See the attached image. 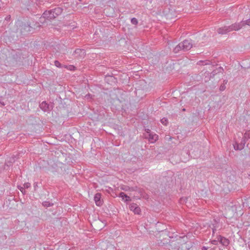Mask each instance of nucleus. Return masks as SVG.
Instances as JSON below:
<instances>
[{"mask_svg":"<svg viewBox=\"0 0 250 250\" xmlns=\"http://www.w3.org/2000/svg\"><path fill=\"white\" fill-rule=\"evenodd\" d=\"M62 11L63 9L59 7H55L48 11H45L40 18V21L42 22V19H48L49 20L54 19L61 15Z\"/></svg>","mask_w":250,"mask_h":250,"instance_id":"1","label":"nucleus"},{"mask_svg":"<svg viewBox=\"0 0 250 250\" xmlns=\"http://www.w3.org/2000/svg\"><path fill=\"white\" fill-rule=\"evenodd\" d=\"M39 106L40 108L44 112H49L53 108L52 105L48 104L45 101H43Z\"/></svg>","mask_w":250,"mask_h":250,"instance_id":"2","label":"nucleus"},{"mask_svg":"<svg viewBox=\"0 0 250 250\" xmlns=\"http://www.w3.org/2000/svg\"><path fill=\"white\" fill-rule=\"evenodd\" d=\"M181 42V45H182L183 51H188L192 47V44L190 40H185Z\"/></svg>","mask_w":250,"mask_h":250,"instance_id":"3","label":"nucleus"},{"mask_svg":"<svg viewBox=\"0 0 250 250\" xmlns=\"http://www.w3.org/2000/svg\"><path fill=\"white\" fill-rule=\"evenodd\" d=\"M73 55L75 58H82L85 55V51L83 49L77 48L74 51Z\"/></svg>","mask_w":250,"mask_h":250,"instance_id":"4","label":"nucleus"},{"mask_svg":"<svg viewBox=\"0 0 250 250\" xmlns=\"http://www.w3.org/2000/svg\"><path fill=\"white\" fill-rule=\"evenodd\" d=\"M243 22H242V21H241L240 22L235 23L234 24H231V25L229 26V31H232L239 30L243 27Z\"/></svg>","mask_w":250,"mask_h":250,"instance_id":"5","label":"nucleus"},{"mask_svg":"<svg viewBox=\"0 0 250 250\" xmlns=\"http://www.w3.org/2000/svg\"><path fill=\"white\" fill-rule=\"evenodd\" d=\"M129 209L133 211L135 214H140L141 213L140 208L135 203H131L129 205Z\"/></svg>","mask_w":250,"mask_h":250,"instance_id":"6","label":"nucleus"},{"mask_svg":"<svg viewBox=\"0 0 250 250\" xmlns=\"http://www.w3.org/2000/svg\"><path fill=\"white\" fill-rule=\"evenodd\" d=\"M96 205L97 206H101L103 205V201L101 199V194L97 193L94 198Z\"/></svg>","mask_w":250,"mask_h":250,"instance_id":"7","label":"nucleus"},{"mask_svg":"<svg viewBox=\"0 0 250 250\" xmlns=\"http://www.w3.org/2000/svg\"><path fill=\"white\" fill-rule=\"evenodd\" d=\"M217 32L218 34L223 35L230 32L228 26H224L217 29Z\"/></svg>","mask_w":250,"mask_h":250,"instance_id":"8","label":"nucleus"},{"mask_svg":"<svg viewBox=\"0 0 250 250\" xmlns=\"http://www.w3.org/2000/svg\"><path fill=\"white\" fill-rule=\"evenodd\" d=\"M219 242L223 246H227L229 244V240L222 236H220L218 238Z\"/></svg>","mask_w":250,"mask_h":250,"instance_id":"9","label":"nucleus"},{"mask_svg":"<svg viewBox=\"0 0 250 250\" xmlns=\"http://www.w3.org/2000/svg\"><path fill=\"white\" fill-rule=\"evenodd\" d=\"M148 136V140L151 143L155 142L158 139V136L156 134H152L151 133H149Z\"/></svg>","mask_w":250,"mask_h":250,"instance_id":"10","label":"nucleus"},{"mask_svg":"<svg viewBox=\"0 0 250 250\" xmlns=\"http://www.w3.org/2000/svg\"><path fill=\"white\" fill-rule=\"evenodd\" d=\"M181 51H183V47L182 45H181V42L179 43L176 46L174 47L173 51L175 53H179Z\"/></svg>","mask_w":250,"mask_h":250,"instance_id":"11","label":"nucleus"},{"mask_svg":"<svg viewBox=\"0 0 250 250\" xmlns=\"http://www.w3.org/2000/svg\"><path fill=\"white\" fill-rule=\"evenodd\" d=\"M31 27L30 26V25L28 23L24 24V25H22L21 30L22 32H24L23 30L27 32H30L31 31Z\"/></svg>","mask_w":250,"mask_h":250,"instance_id":"12","label":"nucleus"},{"mask_svg":"<svg viewBox=\"0 0 250 250\" xmlns=\"http://www.w3.org/2000/svg\"><path fill=\"white\" fill-rule=\"evenodd\" d=\"M246 140H245V139L243 138L241 140V143L240 144H238V145H239V150H242L244 148Z\"/></svg>","mask_w":250,"mask_h":250,"instance_id":"13","label":"nucleus"},{"mask_svg":"<svg viewBox=\"0 0 250 250\" xmlns=\"http://www.w3.org/2000/svg\"><path fill=\"white\" fill-rule=\"evenodd\" d=\"M15 157H11L9 158V160H7L6 162V165L7 166H11V163H13L15 162Z\"/></svg>","mask_w":250,"mask_h":250,"instance_id":"14","label":"nucleus"},{"mask_svg":"<svg viewBox=\"0 0 250 250\" xmlns=\"http://www.w3.org/2000/svg\"><path fill=\"white\" fill-rule=\"evenodd\" d=\"M243 139H245V140L246 139L248 140V139H250V130H248L244 134Z\"/></svg>","mask_w":250,"mask_h":250,"instance_id":"15","label":"nucleus"},{"mask_svg":"<svg viewBox=\"0 0 250 250\" xmlns=\"http://www.w3.org/2000/svg\"><path fill=\"white\" fill-rule=\"evenodd\" d=\"M42 205L44 207H49L52 206L53 205V204L52 203H50L49 202L44 201L42 203Z\"/></svg>","mask_w":250,"mask_h":250,"instance_id":"16","label":"nucleus"},{"mask_svg":"<svg viewBox=\"0 0 250 250\" xmlns=\"http://www.w3.org/2000/svg\"><path fill=\"white\" fill-rule=\"evenodd\" d=\"M242 22H243V27L247 25L250 26V19L247 20L246 21H242Z\"/></svg>","mask_w":250,"mask_h":250,"instance_id":"17","label":"nucleus"},{"mask_svg":"<svg viewBox=\"0 0 250 250\" xmlns=\"http://www.w3.org/2000/svg\"><path fill=\"white\" fill-rule=\"evenodd\" d=\"M121 189L124 191H130L131 190L130 187L127 186H123L121 187Z\"/></svg>","mask_w":250,"mask_h":250,"instance_id":"18","label":"nucleus"},{"mask_svg":"<svg viewBox=\"0 0 250 250\" xmlns=\"http://www.w3.org/2000/svg\"><path fill=\"white\" fill-rule=\"evenodd\" d=\"M131 22L132 24L137 25L138 23V21L136 18H133L131 20Z\"/></svg>","mask_w":250,"mask_h":250,"instance_id":"19","label":"nucleus"},{"mask_svg":"<svg viewBox=\"0 0 250 250\" xmlns=\"http://www.w3.org/2000/svg\"><path fill=\"white\" fill-rule=\"evenodd\" d=\"M127 196L126 194L123 192H120L119 195V197L121 198L123 200L126 198Z\"/></svg>","mask_w":250,"mask_h":250,"instance_id":"20","label":"nucleus"},{"mask_svg":"<svg viewBox=\"0 0 250 250\" xmlns=\"http://www.w3.org/2000/svg\"><path fill=\"white\" fill-rule=\"evenodd\" d=\"M161 122L162 124H163L164 125H167L168 123L167 119L166 118H162L161 120Z\"/></svg>","mask_w":250,"mask_h":250,"instance_id":"21","label":"nucleus"},{"mask_svg":"<svg viewBox=\"0 0 250 250\" xmlns=\"http://www.w3.org/2000/svg\"><path fill=\"white\" fill-rule=\"evenodd\" d=\"M54 64L57 67H59V68L62 67V64L58 61H55L54 62Z\"/></svg>","mask_w":250,"mask_h":250,"instance_id":"22","label":"nucleus"},{"mask_svg":"<svg viewBox=\"0 0 250 250\" xmlns=\"http://www.w3.org/2000/svg\"><path fill=\"white\" fill-rule=\"evenodd\" d=\"M18 188L20 190V191L23 193V194H25V190H24V188L23 187H21V186H18Z\"/></svg>","mask_w":250,"mask_h":250,"instance_id":"23","label":"nucleus"},{"mask_svg":"<svg viewBox=\"0 0 250 250\" xmlns=\"http://www.w3.org/2000/svg\"><path fill=\"white\" fill-rule=\"evenodd\" d=\"M31 185L29 183H25L23 185V187L24 188H28L30 187Z\"/></svg>","mask_w":250,"mask_h":250,"instance_id":"24","label":"nucleus"},{"mask_svg":"<svg viewBox=\"0 0 250 250\" xmlns=\"http://www.w3.org/2000/svg\"><path fill=\"white\" fill-rule=\"evenodd\" d=\"M219 242L218 239L217 240H213L210 241L211 244L215 245H217L218 244V242Z\"/></svg>","mask_w":250,"mask_h":250,"instance_id":"25","label":"nucleus"},{"mask_svg":"<svg viewBox=\"0 0 250 250\" xmlns=\"http://www.w3.org/2000/svg\"><path fill=\"white\" fill-rule=\"evenodd\" d=\"M225 88H226L225 84H223L220 87V91H223V90H224L225 89Z\"/></svg>","mask_w":250,"mask_h":250,"instance_id":"26","label":"nucleus"},{"mask_svg":"<svg viewBox=\"0 0 250 250\" xmlns=\"http://www.w3.org/2000/svg\"><path fill=\"white\" fill-rule=\"evenodd\" d=\"M234 148L235 150H239V145H238V144L237 143H236L234 145Z\"/></svg>","mask_w":250,"mask_h":250,"instance_id":"27","label":"nucleus"},{"mask_svg":"<svg viewBox=\"0 0 250 250\" xmlns=\"http://www.w3.org/2000/svg\"><path fill=\"white\" fill-rule=\"evenodd\" d=\"M125 198V202H129V201H130L131 200L130 197L128 196H127Z\"/></svg>","mask_w":250,"mask_h":250,"instance_id":"28","label":"nucleus"},{"mask_svg":"<svg viewBox=\"0 0 250 250\" xmlns=\"http://www.w3.org/2000/svg\"><path fill=\"white\" fill-rule=\"evenodd\" d=\"M210 247H206V246H203L202 248H201V250H208V249H209Z\"/></svg>","mask_w":250,"mask_h":250,"instance_id":"29","label":"nucleus"},{"mask_svg":"<svg viewBox=\"0 0 250 250\" xmlns=\"http://www.w3.org/2000/svg\"><path fill=\"white\" fill-rule=\"evenodd\" d=\"M131 190L130 191H136L137 190V187H131Z\"/></svg>","mask_w":250,"mask_h":250,"instance_id":"30","label":"nucleus"},{"mask_svg":"<svg viewBox=\"0 0 250 250\" xmlns=\"http://www.w3.org/2000/svg\"><path fill=\"white\" fill-rule=\"evenodd\" d=\"M150 130L149 129H147L146 130V132L149 134V133H150Z\"/></svg>","mask_w":250,"mask_h":250,"instance_id":"31","label":"nucleus"},{"mask_svg":"<svg viewBox=\"0 0 250 250\" xmlns=\"http://www.w3.org/2000/svg\"><path fill=\"white\" fill-rule=\"evenodd\" d=\"M227 83V81H226V80H224V84H226V83Z\"/></svg>","mask_w":250,"mask_h":250,"instance_id":"32","label":"nucleus"},{"mask_svg":"<svg viewBox=\"0 0 250 250\" xmlns=\"http://www.w3.org/2000/svg\"><path fill=\"white\" fill-rule=\"evenodd\" d=\"M34 187H37V183H36H36H34Z\"/></svg>","mask_w":250,"mask_h":250,"instance_id":"33","label":"nucleus"},{"mask_svg":"<svg viewBox=\"0 0 250 250\" xmlns=\"http://www.w3.org/2000/svg\"><path fill=\"white\" fill-rule=\"evenodd\" d=\"M0 104H2L3 105H4V103L0 102Z\"/></svg>","mask_w":250,"mask_h":250,"instance_id":"34","label":"nucleus"},{"mask_svg":"<svg viewBox=\"0 0 250 250\" xmlns=\"http://www.w3.org/2000/svg\"><path fill=\"white\" fill-rule=\"evenodd\" d=\"M248 202L249 204H250V199L248 200Z\"/></svg>","mask_w":250,"mask_h":250,"instance_id":"35","label":"nucleus"},{"mask_svg":"<svg viewBox=\"0 0 250 250\" xmlns=\"http://www.w3.org/2000/svg\"><path fill=\"white\" fill-rule=\"evenodd\" d=\"M215 229H213L212 231H213V233L215 232Z\"/></svg>","mask_w":250,"mask_h":250,"instance_id":"36","label":"nucleus"},{"mask_svg":"<svg viewBox=\"0 0 250 250\" xmlns=\"http://www.w3.org/2000/svg\"><path fill=\"white\" fill-rule=\"evenodd\" d=\"M220 69H222V70H223V69L222 67H220Z\"/></svg>","mask_w":250,"mask_h":250,"instance_id":"37","label":"nucleus"},{"mask_svg":"<svg viewBox=\"0 0 250 250\" xmlns=\"http://www.w3.org/2000/svg\"><path fill=\"white\" fill-rule=\"evenodd\" d=\"M9 19V18H6L5 20Z\"/></svg>","mask_w":250,"mask_h":250,"instance_id":"38","label":"nucleus"},{"mask_svg":"<svg viewBox=\"0 0 250 250\" xmlns=\"http://www.w3.org/2000/svg\"><path fill=\"white\" fill-rule=\"evenodd\" d=\"M9 19V18H6L5 20Z\"/></svg>","mask_w":250,"mask_h":250,"instance_id":"39","label":"nucleus"},{"mask_svg":"<svg viewBox=\"0 0 250 250\" xmlns=\"http://www.w3.org/2000/svg\"><path fill=\"white\" fill-rule=\"evenodd\" d=\"M9 19V18H6L5 20Z\"/></svg>","mask_w":250,"mask_h":250,"instance_id":"40","label":"nucleus"}]
</instances>
